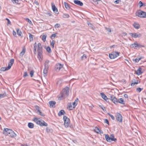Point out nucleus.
Segmentation results:
<instances>
[{
    "instance_id": "obj_28",
    "label": "nucleus",
    "mask_w": 146,
    "mask_h": 146,
    "mask_svg": "<svg viewBox=\"0 0 146 146\" xmlns=\"http://www.w3.org/2000/svg\"><path fill=\"white\" fill-rule=\"evenodd\" d=\"M7 96V94L5 92L3 94H0V99Z\"/></svg>"
},
{
    "instance_id": "obj_6",
    "label": "nucleus",
    "mask_w": 146,
    "mask_h": 146,
    "mask_svg": "<svg viewBox=\"0 0 146 146\" xmlns=\"http://www.w3.org/2000/svg\"><path fill=\"white\" fill-rule=\"evenodd\" d=\"M136 15L140 18H146V12L141 10H139L138 12H137Z\"/></svg>"
},
{
    "instance_id": "obj_27",
    "label": "nucleus",
    "mask_w": 146,
    "mask_h": 146,
    "mask_svg": "<svg viewBox=\"0 0 146 146\" xmlns=\"http://www.w3.org/2000/svg\"><path fill=\"white\" fill-rule=\"evenodd\" d=\"M28 127L30 128H33L34 127V124L31 122H29L28 123Z\"/></svg>"
},
{
    "instance_id": "obj_57",
    "label": "nucleus",
    "mask_w": 146,
    "mask_h": 146,
    "mask_svg": "<svg viewBox=\"0 0 146 146\" xmlns=\"http://www.w3.org/2000/svg\"><path fill=\"white\" fill-rule=\"evenodd\" d=\"M35 107L36 110H38V109H40V107L38 106H35Z\"/></svg>"
},
{
    "instance_id": "obj_40",
    "label": "nucleus",
    "mask_w": 146,
    "mask_h": 146,
    "mask_svg": "<svg viewBox=\"0 0 146 146\" xmlns=\"http://www.w3.org/2000/svg\"><path fill=\"white\" fill-rule=\"evenodd\" d=\"M54 40H52L51 42L50 45L52 46V47L53 48L54 47Z\"/></svg>"
},
{
    "instance_id": "obj_39",
    "label": "nucleus",
    "mask_w": 146,
    "mask_h": 146,
    "mask_svg": "<svg viewBox=\"0 0 146 146\" xmlns=\"http://www.w3.org/2000/svg\"><path fill=\"white\" fill-rule=\"evenodd\" d=\"M143 88H138L136 89V91L138 92H141V91L142 90H143Z\"/></svg>"
},
{
    "instance_id": "obj_56",
    "label": "nucleus",
    "mask_w": 146,
    "mask_h": 146,
    "mask_svg": "<svg viewBox=\"0 0 146 146\" xmlns=\"http://www.w3.org/2000/svg\"><path fill=\"white\" fill-rule=\"evenodd\" d=\"M13 34L14 36H16V32L14 30H13Z\"/></svg>"
},
{
    "instance_id": "obj_50",
    "label": "nucleus",
    "mask_w": 146,
    "mask_h": 146,
    "mask_svg": "<svg viewBox=\"0 0 146 146\" xmlns=\"http://www.w3.org/2000/svg\"><path fill=\"white\" fill-rule=\"evenodd\" d=\"M36 47H34V53L35 54H36Z\"/></svg>"
},
{
    "instance_id": "obj_11",
    "label": "nucleus",
    "mask_w": 146,
    "mask_h": 146,
    "mask_svg": "<svg viewBox=\"0 0 146 146\" xmlns=\"http://www.w3.org/2000/svg\"><path fill=\"white\" fill-rule=\"evenodd\" d=\"M37 57L40 61L42 60V56L43 53L42 49H37Z\"/></svg>"
},
{
    "instance_id": "obj_17",
    "label": "nucleus",
    "mask_w": 146,
    "mask_h": 146,
    "mask_svg": "<svg viewBox=\"0 0 146 146\" xmlns=\"http://www.w3.org/2000/svg\"><path fill=\"white\" fill-rule=\"evenodd\" d=\"M108 100H117L116 98L113 95H111L110 96H108Z\"/></svg>"
},
{
    "instance_id": "obj_13",
    "label": "nucleus",
    "mask_w": 146,
    "mask_h": 146,
    "mask_svg": "<svg viewBox=\"0 0 146 146\" xmlns=\"http://www.w3.org/2000/svg\"><path fill=\"white\" fill-rule=\"evenodd\" d=\"M129 34L132 38H140L142 36L141 34L139 32L130 33Z\"/></svg>"
},
{
    "instance_id": "obj_23",
    "label": "nucleus",
    "mask_w": 146,
    "mask_h": 146,
    "mask_svg": "<svg viewBox=\"0 0 146 146\" xmlns=\"http://www.w3.org/2000/svg\"><path fill=\"white\" fill-rule=\"evenodd\" d=\"M134 27L137 29H139L140 27V25L138 23H134L133 25Z\"/></svg>"
},
{
    "instance_id": "obj_42",
    "label": "nucleus",
    "mask_w": 146,
    "mask_h": 146,
    "mask_svg": "<svg viewBox=\"0 0 146 146\" xmlns=\"http://www.w3.org/2000/svg\"><path fill=\"white\" fill-rule=\"evenodd\" d=\"M108 115H109L110 117H111V119H112V120H114L115 119V117H114L110 113H108Z\"/></svg>"
},
{
    "instance_id": "obj_10",
    "label": "nucleus",
    "mask_w": 146,
    "mask_h": 146,
    "mask_svg": "<svg viewBox=\"0 0 146 146\" xmlns=\"http://www.w3.org/2000/svg\"><path fill=\"white\" fill-rule=\"evenodd\" d=\"M119 53L116 52H113L111 54H109V57L111 59H113L119 55Z\"/></svg>"
},
{
    "instance_id": "obj_37",
    "label": "nucleus",
    "mask_w": 146,
    "mask_h": 146,
    "mask_svg": "<svg viewBox=\"0 0 146 146\" xmlns=\"http://www.w3.org/2000/svg\"><path fill=\"white\" fill-rule=\"evenodd\" d=\"M11 1L13 3H15L16 4H18V0H11Z\"/></svg>"
},
{
    "instance_id": "obj_26",
    "label": "nucleus",
    "mask_w": 146,
    "mask_h": 146,
    "mask_svg": "<svg viewBox=\"0 0 146 146\" xmlns=\"http://www.w3.org/2000/svg\"><path fill=\"white\" fill-rule=\"evenodd\" d=\"M64 5L65 7L68 9H69L70 8V5L66 2H64Z\"/></svg>"
},
{
    "instance_id": "obj_21",
    "label": "nucleus",
    "mask_w": 146,
    "mask_h": 146,
    "mask_svg": "<svg viewBox=\"0 0 146 146\" xmlns=\"http://www.w3.org/2000/svg\"><path fill=\"white\" fill-rule=\"evenodd\" d=\"M63 64L58 63L56 65V68L57 69L60 70L61 68L63 67Z\"/></svg>"
},
{
    "instance_id": "obj_55",
    "label": "nucleus",
    "mask_w": 146,
    "mask_h": 146,
    "mask_svg": "<svg viewBox=\"0 0 146 146\" xmlns=\"http://www.w3.org/2000/svg\"><path fill=\"white\" fill-rule=\"evenodd\" d=\"M112 102L115 104L117 105L118 103V102H120V101H112Z\"/></svg>"
},
{
    "instance_id": "obj_51",
    "label": "nucleus",
    "mask_w": 146,
    "mask_h": 146,
    "mask_svg": "<svg viewBox=\"0 0 146 146\" xmlns=\"http://www.w3.org/2000/svg\"><path fill=\"white\" fill-rule=\"evenodd\" d=\"M37 113L39 115H40L44 116H45L44 114H42V112L40 111L38 113Z\"/></svg>"
},
{
    "instance_id": "obj_30",
    "label": "nucleus",
    "mask_w": 146,
    "mask_h": 146,
    "mask_svg": "<svg viewBox=\"0 0 146 146\" xmlns=\"http://www.w3.org/2000/svg\"><path fill=\"white\" fill-rule=\"evenodd\" d=\"M88 26L90 27H91L92 29H95V27L90 23L88 22Z\"/></svg>"
},
{
    "instance_id": "obj_4",
    "label": "nucleus",
    "mask_w": 146,
    "mask_h": 146,
    "mask_svg": "<svg viewBox=\"0 0 146 146\" xmlns=\"http://www.w3.org/2000/svg\"><path fill=\"white\" fill-rule=\"evenodd\" d=\"M14 59L12 58L11 59L8 64V66L7 67H2L1 68V71H5L9 70L11 68V67L13 64L14 63Z\"/></svg>"
},
{
    "instance_id": "obj_58",
    "label": "nucleus",
    "mask_w": 146,
    "mask_h": 146,
    "mask_svg": "<svg viewBox=\"0 0 146 146\" xmlns=\"http://www.w3.org/2000/svg\"><path fill=\"white\" fill-rule=\"evenodd\" d=\"M120 102H118V103H119L123 104H125V101H120Z\"/></svg>"
},
{
    "instance_id": "obj_62",
    "label": "nucleus",
    "mask_w": 146,
    "mask_h": 146,
    "mask_svg": "<svg viewBox=\"0 0 146 146\" xmlns=\"http://www.w3.org/2000/svg\"><path fill=\"white\" fill-rule=\"evenodd\" d=\"M115 3H116V4H118L119 2V0H116L115 1Z\"/></svg>"
},
{
    "instance_id": "obj_59",
    "label": "nucleus",
    "mask_w": 146,
    "mask_h": 146,
    "mask_svg": "<svg viewBox=\"0 0 146 146\" xmlns=\"http://www.w3.org/2000/svg\"><path fill=\"white\" fill-rule=\"evenodd\" d=\"M133 61H135V62H138V59L137 58H136L135 59H133Z\"/></svg>"
},
{
    "instance_id": "obj_24",
    "label": "nucleus",
    "mask_w": 146,
    "mask_h": 146,
    "mask_svg": "<svg viewBox=\"0 0 146 146\" xmlns=\"http://www.w3.org/2000/svg\"><path fill=\"white\" fill-rule=\"evenodd\" d=\"M95 131L96 133H103V131L100 130L98 128L96 127H95Z\"/></svg>"
},
{
    "instance_id": "obj_61",
    "label": "nucleus",
    "mask_w": 146,
    "mask_h": 146,
    "mask_svg": "<svg viewBox=\"0 0 146 146\" xmlns=\"http://www.w3.org/2000/svg\"><path fill=\"white\" fill-rule=\"evenodd\" d=\"M35 3L37 5H38L39 4V3L37 1H35Z\"/></svg>"
},
{
    "instance_id": "obj_31",
    "label": "nucleus",
    "mask_w": 146,
    "mask_h": 146,
    "mask_svg": "<svg viewBox=\"0 0 146 146\" xmlns=\"http://www.w3.org/2000/svg\"><path fill=\"white\" fill-rule=\"evenodd\" d=\"M29 40L30 41H31L33 40V35L29 33Z\"/></svg>"
},
{
    "instance_id": "obj_49",
    "label": "nucleus",
    "mask_w": 146,
    "mask_h": 146,
    "mask_svg": "<svg viewBox=\"0 0 146 146\" xmlns=\"http://www.w3.org/2000/svg\"><path fill=\"white\" fill-rule=\"evenodd\" d=\"M6 20L7 21V25H11V22L8 19L6 18Z\"/></svg>"
},
{
    "instance_id": "obj_45",
    "label": "nucleus",
    "mask_w": 146,
    "mask_h": 146,
    "mask_svg": "<svg viewBox=\"0 0 146 146\" xmlns=\"http://www.w3.org/2000/svg\"><path fill=\"white\" fill-rule=\"evenodd\" d=\"M46 36L44 35H43L42 37V39L43 40L44 42L46 40Z\"/></svg>"
},
{
    "instance_id": "obj_41",
    "label": "nucleus",
    "mask_w": 146,
    "mask_h": 146,
    "mask_svg": "<svg viewBox=\"0 0 146 146\" xmlns=\"http://www.w3.org/2000/svg\"><path fill=\"white\" fill-rule=\"evenodd\" d=\"M60 25L59 24L56 23L54 27L55 28H58L60 27Z\"/></svg>"
},
{
    "instance_id": "obj_63",
    "label": "nucleus",
    "mask_w": 146,
    "mask_h": 146,
    "mask_svg": "<svg viewBox=\"0 0 146 146\" xmlns=\"http://www.w3.org/2000/svg\"><path fill=\"white\" fill-rule=\"evenodd\" d=\"M122 81L124 84H125L126 83V81L125 80H122Z\"/></svg>"
},
{
    "instance_id": "obj_44",
    "label": "nucleus",
    "mask_w": 146,
    "mask_h": 146,
    "mask_svg": "<svg viewBox=\"0 0 146 146\" xmlns=\"http://www.w3.org/2000/svg\"><path fill=\"white\" fill-rule=\"evenodd\" d=\"M28 76V74L27 72H25L23 74V77H26V76Z\"/></svg>"
},
{
    "instance_id": "obj_46",
    "label": "nucleus",
    "mask_w": 146,
    "mask_h": 146,
    "mask_svg": "<svg viewBox=\"0 0 146 146\" xmlns=\"http://www.w3.org/2000/svg\"><path fill=\"white\" fill-rule=\"evenodd\" d=\"M99 106L102 109V110L104 111H106V108H105L103 106H102V105H99Z\"/></svg>"
},
{
    "instance_id": "obj_22",
    "label": "nucleus",
    "mask_w": 146,
    "mask_h": 146,
    "mask_svg": "<svg viewBox=\"0 0 146 146\" xmlns=\"http://www.w3.org/2000/svg\"><path fill=\"white\" fill-rule=\"evenodd\" d=\"M134 80H132V83L131 84V85L132 86H134L135 84H137L139 83H140V81H136V82L134 81Z\"/></svg>"
},
{
    "instance_id": "obj_36",
    "label": "nucleus",
    "mask_w": 146,
    "mask_h": 146,
    "mask_svg": "<svg viewBox=\"0 0 146 146\" xmlns=\"http://www.w3.org/2000/svg\"><path fill=\"white\" fill-rule=\"evenodd\" d=\"M86 55L85 54H84L83 56L81 57V59L82 60L84 59H86Z\"/></svg>"
},
{
    "instance_id": "obj_3",
    "label": "nucleus",
    "mask_w": 146,
    "mask_h": 146,
    "mask_svg": "<svg viewBox=\"0 0 146 146\" xmlns=\"http://www.w3.org/2000/svg\"><path fill=\"white\" fill-rule=\"evenodd\" d=\"M39 119V118L35 117L33 121L36 122L37 124L39 125L40 126H47L48 124L44 120H40Z\"/></svg>"
},
{
    "instance_id": "obj_32",
    "label": "nucleus",
    "mask_w": 146,
    "mask_h": 146,
    "mask_svg": "<svg viewBox=\"0 0 146 146\" xmlns=\"http://www.w3.org/2000/svg\"><path fill=\"white\" fill-rule=\"evenodd\" d=\"M17 33L18 35L21 36V35H22V33L19 30V29H17Z\"/></svg>"
},
{
    "instance_id": "obj_20",
    "label": "nucleus",
    "mask_w": 146,
    "mask_h": 146,
    "mask_svg": "<svg viewBox=\"0 0 146 146\" xmlns=\"http://www.w3.org/2000/svg\"><path fill=\"white\" fill-rule=\"evenodd\" d=\"M52 9L53 11L56 14H58V11L57 8L54 5H53L52 3Z\"/></svg>"
},
{
    "instance_id": "obj_12",
    "label": "nucleus",
    "mask_w": 146,
    "mask_h": 146,
    "mask_svg": "<svg viewBox=\"0 0 146 146\" xmlns=\"http://www.w3.org/2000/svg\"><path fill=\"white\" fill-rule=\"evenodd\" d=\"M49 62V60H47L44 63V68L43 72V73H44V74H46L47 73Z\"/></svg>"
},
{
    "instance_id": "obj_60",
    "label": "nucleus",
    "mask_w": 146,
    "mask_h": 146,
    "mask_svg": "<svg viewBox=\"0 0 146 146\" xmlns=\"http://www.w3.org/2000/svg\"><path fill=\"white\" fill-rule=\"evenodd\" d=\"M124 97L125 98H127L128 97V95L127 94H125L124 95Z\"/></svg>"
},
{
    "instance_id": "obj_25",
    "label": "nucleus",
    "mask_w": 146,
    "mask_h": 146,
    "mask_svg": "<svg viewBox=\"0 0 146 146\" xmlns=\"http://www.w3.org/2000/svg\"><path fill=\"white\" fill-rule=\"evenodd\" d=\"M65 113V111L64 110H61L58 112V115L59 116H60L62 115H64V113Z\"/></svg>"
},
{
    "instance_id": "obj_64",
    "label": "nucleus",
    "mask_w": 146,
    "mask_h": 146,
    "mask_svg": "<svg viewBox=\"0 0 146 146\" xmlns=\"http://www.w3.org/2000/svg\"><path fill=\"white\" fill-rule=\"evenodd\" d=\"M34 47H37V44H36V42H35V43L34 44Z\"/></svg>"
},
{
    "instance_id": "obj_35",
    "label": "nucleus",
    "mask_w": 146,
    "mask_h": 146,
    "mask_svg": "<svg viewBox=\"0 0 146 146\" xmlns=\"http://www.w3.org/2000/svg\"><path fill=\"white\" fill-rule=\"evenodd\" d=\"M63 17L64 18H68L69 17V16L68 14H64L63 15Z\"/></svg>"
},
{
    "instance_id": "obj_7",
    "label": "nucleus",
    "mask_w": 146,
    "mask_h": 146,
    "mask_svg": "<svg viewBox=\"0 0 146 146\" xmlns=\"http://www.w3.org/2000/svg\"><path fill=\"white\" fill-rule=\"evenodd\" d=\"M145 46L138 43L137 42H135L131 45V47L134 49H139L141 47H144Z\"/></svg>"
},
{
    "instance_id": "obj_43",
    "label": "nucleus",
    "mask_w": 146,
    "mask_h": 146,
    "mask_svg": "<svg viewBox=\"0 0 146 146\" xmlns=\"http://www.w3.org/2000/svg\"><path fill=\"white\" fill-rule=\"evenodd\" d=\"M34 71L33 70H31L30 72V74L31 77H32L34 74Z\"/></svg>"
},
{
    "instance_id": "obj_19",
    "label": "nucleus",
    "mask_w": 146,
    "mask_h": 146,
    "mask_svg": "<svg viewBox=\"0 0 146 146\" xmlns=\"http://www.w3.org/2000/svg\"><path fill=\"white\" fill-rule=\"evenodd\" d=\"M100 95L104 100H108V97L104 93H100Z\"/></svg>"
},
{
    "instance_id": "obj_38",
    "label": "nucleus",
    "mask_w": 146,
    "mask_h": 146,
    "mask_svg": "<svg viewBox=\"0 0 146 146\" xmlns=\"http://www.w3.org/2000/svg\"><path fill=\"white\" fill-rule=\"evenodd\" d=\"M139 7H140L144 5V4L142 3L141 1H140L139 3Z\"/></svg>"
},
{
    "instance_id": "obj_5",
    "label": "nucleus",
    "mask_w": 146,
    "mask_h": 146,
    "mask_svg": "<svg viewBox=\"0 0 146 146\" xmlns=\"http://www.w3.org/2000/svg\"><path fill=\"white\" fill-rule=\"evenodd\" d=\"M105 138L106 141L108 142H111V141H116L117 139L114 138V135L113 134L111 135L110 137H109L108 134H106Z\"/></svg>"
},
{
    "instance_id": "obj_15",
    "label": "nucleus",
    "mask_w": 146,
    "mask_h": 146,
    "mask_svg": "<svg viewBox=\"0 0 146 146\" xmlns=\"http://www.w3.org/2000/svg\"><path fill=\"white\" fill-rule=\"evenodd\" d=\"M49 104L50 108H54L56 102L55 101H50L49 102Z\"/></svg>"
},
{
    "instance_id": "obj_54",
    "label": "nucleus",
    "mask_w": 146,
    "mask_h": 146,
    "mask_svg": "<svg viewBox=\"0 0 146 146\" xmlns=\"http://www.w3.org/2000/svg\"><path fill=\"white\" fill-rule=\"evenodd\" d=\"M26 21H27L30 24L31 23H32V22L28 18H27L26 19Z\"/></svg>"
},
{
    "instance_id": "obj_18",
    "label": "nucleus",
    "mask_w": 146,
    "mask_h": 146,
    "mask_svg": "<svg viewBox=\"0 0 146 146\" xmlns=\"http://www.w3.org/2000/svg\"><path fill=\"white\" fill-rule=\"evenodd\" d=\"M142 68H139L137 70L135 71V73L137 75H141L142 72H141Z\"/></svg>"
},
{
    "instance_id": "obj_33",
    "label": "nucleus",
    "mask_w": 146,
    "mask_h": 146,
    "mask_svg": "<svg viewBox=\"0 0 146 146\" xmlns=\"http://www.w3.org/2000/svg\"><path fill=\"white\" fill-rule=\"evenodd\" d=\"M46 50L49 53H51L52 52L49 46H48L46 48Z\"/></svg>"
},
{
    "instance_id": "obj_9",
    "label": "nucleus",
    "mask_w": 146,
    "mask_h": 146,
    "mask_svg": "<svg viewBox=\"0 0 146 146\" xmlns=\"http://www.w3.org/2000/svg\"><path fill=\"white\" fill-rule=\"evenodd\" d=\"M63 119L64 121V125L65 127H67L69 125L70 119L68 118L65 115L64 116H63Z\"/></svg>"
},
{
    "instance_id": "obj_16",
    "label": "nucleus",
    "mask_w": 146,
    "mask_h": 146,
    "mask_svg": "<svg viewBox=\"0 0 146 146\" xmlns=\"http://www.w3.org/2000/svg\"><path fill=\"white\" fill-rule=\"evenodd\" d=\"M74 3L75 4L80 6H82L83 5V3L80 1L78 0H74Z\"/></svg>"
},
{
    "instance_id": "obj_34",
    "label": "nucleus",
    "mask_w": 146,
    "mask_h": 146,
    "mask_svg": "<svg viewBox=\"0 0 146 146\" xmlns=\"http://www.w3.org/2000/svg\"><path fill=\"white\" fill-rule=\"evenodd\" d=\"M25 49L24 48L23 49L22 51L20 53V55H23L25 53Z\"/></svg>"
},
{
    "instance_id": "obj_48",
    "label": "nucleus",
    "mask_w": 146,
    "mask_h": 146,
    "mask_svg": "<svg viewBox=\"0 0 146 146\" xmlns=\"http://www.w3.org/2000/svg\"><path fill=\"white\" fill-rule=\"evenodd\" d=\"M56 35L55 34H53L51 35V38L52 39H53V38H54L56 36Z\"/></svg>"
},
{
    "instance_id": "obj_1",
    "label": "nucleus",
    "mask_w": 146,
    "mask_h": 146,
    "mask_svg": "<svg viewBox=\"0 0 146 146\" xmlns=\"http://www.w3.org/2000/svg\"><path fill=\"white\" fill-rule=\"evenodd\" d=\"M69 93V88L68 87H66L61 91L60 94L58 96L59 100H63L67 97Z\"/></svg>"
},
{
    "instance_id": "obj_29",
    "label": "nucleus",
    "mask_w": 146,
    "mask_h": 146,
    "mask_svg": "<svg viewBox=\"0 0 146 146\" xmlns=\"http://www.w3.org/2000/svg\"><path fill=\"white\" fill-rule=\"evenodd\" d=\"M42 49V47L41 43L40 42L38 43L37 44V49Z\"/></svg>"
},
{
    "instance_id": "obj_14",
    "label": "nucleus",
    "mask_w": 146,
    "mask_h": 146,
    "mask_svg": "<svg viewBox=\"0 0 146 146\" xmlns=\"http://www.w3.org/2000/svg\"><path fill=\"white\" fill-rule=\"evenodd\" d=\"M116 119L119 122L122 121V117L121 115L119 113H117L115 116Z\"/></svg>"
},
{
    "instance_id": "obj_8",
    "label": "nucleus",
    "mask_w": 146,
    "mask_h": 146,
    "mask_svg": "<svg viewBox=\"0 0 146 146\" xmlns=\"http://www.w3.org/2000/svg\"><path fill=\"white\" fill-rule=\"evenodd\" d=\"M78 101H75L73 103H70L68 104V107L69 108L70 110H72L75 108L76 106L77 105Z\"/></svg>"
},
{
    "instance_id": "obj_2",
    "label": "nucleus",
    "mask_w": 146,
    "mask_h": 146,
    "mask_svg": "<svg viewBox=\"0 0 146 146\" xmlns=\"http://www.w3.org/2000/svg\"><path fill=\"white\" fill-rule=\"evenodd\" d=\"M3 134L6 135L14 138L16 137V134L12 130L8 128H4L3 130Z\"/></svg>"
},
{
    "instance_id": "obj_47",
    "label": "nucleus",
    "mask_w": 146,
    "mask_h": 146,
    "mask_svg": "<svg viewBox=\"0 0 146 146\" xmlns=\"http://www.w3.org/2000/svg\"><path fill=\"white\" fill-rule=\"evenodd\" d=\"M105 29L108 31L110 32H111V30L110 28L105 27Z\"/></svg>"
},
{
    "instance_id": "obj_53",
    "label": "nucleus",
    "mask_w": 146,
    "mask_h": 146,
    "mask_svg": "<svg viewBox=\"0 0 146 146\" xmlns=\"http://www.w3.org/2000/svg\"><path fill=\"white\" fill-rule=\"evenodd\" d=\"M104 123H106L108 124V125H109V121H108V120L107 119H104Z\"/></svg>"
},
{
    "instance_id": "obj_52",
    "label": "nucleus",
    "mask_w": 146,
    "mask_h": 146,
    "mask_svg": "<svg viewBox=\"0 0 146 146\" xmlns=\"http://www.w3.org/2000/svg\"><path fill=\"white\" fill-rule=\"evenodd\" d=\"M51 129H49L48 127L46 128V131L47 132V133H49V132H50Z\"/></svg>"
}]
</instances>
